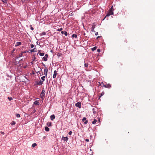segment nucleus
I'll return each instance as SVG.
<instances>
[{
  "label": "nucleus",
  "mask_w": 155,
  "mask_h": 155,
  "mask_svg": "<svg viewBox=\"0 0 155 155\" xmlns=\"http://www.w3.org/2000/svg\"><path fill=\"white\" fill-rule=\"evenodd\" d=\"M1 133L2 134H4V132H2V131H1Z\"/></svg>",
  "instance_id": "obj_42"
},
{
  "label": "nucleus",
  "mask_w": 155,
  "mask_h": 155,
  "mask_svg": "<svg viewBox=\"0 0 155 155\" xmlns=\"http://www.w3.org/2000/svg\"><path fill=\"white\" fill-rule=\"evenodd\" d=\"M58 74L57 73V71L56 70H55L54 72V74L53 76V77L54 78H55L56 76V75H57Z\"/></svg>",
  "instance_id": "obj_7"
},
{
  "label": "nucleus",
  "mask_w": 155,
  "mask_h": 155,
  "mask_svg": "<svg viewBox=\"0 0 155 155\" xmlns=\"http://www.w3.org/2000/svg\"><path fill=\"white\" fill-rule=\"evenodd\" d=\"M43 83V81H42L40 80L39 81L37 82V84L39 85H42Z\"/></svg>",
  "instance_id": "obj_15"
},
{
  "label": "nucleus",
  "mask_w": 155,
  "mask_h": 155,
  "mask_svg": "<svg viewBox=\"0 0 155 155\" xmlns=\"http://www.w3.org/2000/svg\"><path fill=\"white\" fill-rule=\"evenodd\" d=\"M104 94V93L103 92L102 93H101V96L99 97V98H100V97H101L102 95H103Z\"/></svg>",
  "instance_id": "obj_32"
},
{
  "label": "nucleus",
  "mask_w": 155,
  "mask_h": 155,
  "mask_svg": "<svg viewBox=\"0 0 155 155\" xmlns=\"http://www.w3.org/2000/svg\"><path fill=\"white\" fill-rule=\"evenodd\" d=\"M84 66L85 67H87L88 66V65L87 64L85 63L84 64Z\"/></svg>",
  "instance_id": "obj_31"
},
{
  "label": "nucleus",
  "mask_w": 155,
  "mask_h": 155,
  "mask_svg": "<svg viewBox=\"0 0 155 155\" xmlns=\"http://www.w3.org/2000/svg\"><path fill=\"white\" fill-rule=\"evenodd\" d=\"M97 49L96 47H94L91 48V50L92 51H94L96 50Z\"/></svg>",
  "instance_id": "obj_18"
},
{
  "label": "nucleus",
  "mask_w": 155,
  "mask_h": 155,
  "mask_svg": "<svg viewBox=\"0 0 155 155\" xmlns=\"http://www.w3.org/2000/svg\"><path fill=\"white\" fill-rule=\"evenodd\" d=\"M45 91L43 89L40 94V96L41 98H42L45 95Z\"/></svg>",
  "instance_id": "obj_3"
},
{
  "label": "nucleus",
  "mask_w": 155,
  "mask_h": 155,
  "mask_svg": "<svg viewBox=\"0 0 155 155\" xmlns=\"http://www.w3.org/2000/svg\"><path fill=\"white\" fill-rule=\"evenodd\" d=\"M61 139L64 141H67L68 140V138L67 137H62Z\"/></svg>",
  "instance_id": "obj_6"
},
{
  "label": "nucleus",
  "mask_w": 155,
  "mask_h": 155,
  "mask_svg": "<svg viewBox=\"0 0 155 155\" xmlns=\"http://www.w3.org/2000/svg\"><path fill=\"white\" fill-rule=\"evenodd\" d=\"M35 59H36V58L35 57H34L33 58V59H32L33 61H35Z\"/></svg>",
  "instance_id": "obj_38"
},
{
  "label": "nucleus",
  "mask_w": 155,
  "mask_h": 155,
  "mask_svg": "<svg viewBox=\"0 0 155 155\" xmlns=\"http://www.w3.org/2000/svg\"><path fill=\"white\" fill-rule=\"evenodd\" d=\"M113 14H114L113 12V11L110 10L108 12L106 16L104 18H105L107 17H109L110 15H113Z\"/></svg>",
  "instance_id": "obj_1"
},
{
  "label": "nucleus",
  "mask_w": 155,
  "mask_h": 155,
  "mask_svg": "<svg viewBox=\"0 0 155 155\" xmlns=\"http://www.w3.org/2000/svg\"><path fill=\"white\" fill-rule=\"evenodd\" d=\"M104 87L109 88L111 87V86L110 84H106V85H105Z\"/></svg>",
  "instance_id": "obj_9"
},
{
  "label": "nucleus",
  "mask_w": 155,
  "mask_h": 155,
  "mask_svg": "<svg viewBox=\"0 0 155 155\" xmlns=\"http://www.w3.org/2000/svg\"><path fill=\"white\" fill-rule=\"evenodd\" d=\"M22 2L23 3H25L27 2H28L29 1V0H21Z\"/></svg>",
  "instance_id": "obj_20"
},
{
  "label": "nucleus",
  "mask_w": 155,
  "mask_h": 155,
  "mask_svg": "<svg viewBox=\"0 0 155 155\" xmlns=\"http://www.w3.org/2000/svg\"><path fill=\"white\" fill-rule=\"evenodd\" d=\"M48 72V69L47 68H45L44 70V74L45 76H47V74Z\"/></svg>",
  "instance_id": "obj_4"
},
{
  "label": "nucleus",
  "mask_w": 155,
  "mask_h": 155,
  "mask_svg": "<svg viewBox=\"0 0 155 155\" xmlns=\"http://www.w3.org/2000/svg\"><path fill=\"white\" fill-rule=\"evenodd\" d=\"M45 76H43V77H42L41 78V79L43 81H44L45 79Z\"/></svg>",
  "instance_id": "obj_24"
},
{
  "label": "nucleus",
  "mask_w": 155,
  "mask_h": 155,
  "mask_svg": "<svg viewBox=\"0 0 155 155\" xmlns=\"http://www.w3.org/2000/svg\"><path fill=\"white\" fill-rule=\"evenodd\" d=\"M48 54H46L45 56L42 58L43 60L45 61H46L47 60V58L48 57Z\"/></svg>",
  "instance_id": "obj_5"
},
{
  "label": "nucleus",
  "mask_w": 155,
  "mask_h": 155,
  "mask_svg": "<svg viewBox=\"0 0 155 155\" xmlns=\"http://www.w3.org/2000/svg\"><path fill=\"white\" fill-rule=\"evenodd\" d=\"M110 10H111V11H113L114 10V8H113V6H112L111 7V8H110Z\"/></svg>",
  "instance_id": "obj_30"
},
{
  "label": "nucleus",
  "mask_w": 155,
  "mask_h": 155,
  "mask_svg": "<svg viewBox=\"0 0 155 155\" xmlns=\"http://www.w3.org/2000/svg\"><path fill=\"white\" fill-rule=\"evenodd\" d=\"M2 1L4 3H6V0H2Z\"/></svg>",
  "instance_id": "obj_36"
},
{
  "label": "nucleus",
  "mask_w": 155,
  "mask_h": 155,
  "mask_svg": "<svg viewBox=\"0 0 155 155\" xmlns=\"http://www.w3.org/2000/svg\"><path fill=\"white\" fill-rule=\"evenodd\" d=\"M98 121H99V122H100V119H98Z\"/></svg>",
  "instance_id": "obj_48"
},
{
  "label": "nucleus",
  "mask_w": 155,
  "mask_h": 155,
  "mask_svg": "<svg viewBox=\"0 0 155 155\" xmlns=\"http://www.w3.org/2000/svg\"><path fill=\"white\" fill-rule=\"evenodd\" d=\"M72 133V132L71 131H70L68 133V134L69 135H71Z\"/></svg>",
  "instance_id": "obj_35"
},
{
  "label": "nucleus",
  "mask_w": 155,
  "mask_h": 155,
  "mask_svg": "<svg viewBox=\"0 0 155 155\" xmlns=\"http://www.w3.org/2000/svg\"><path fill=\"white\" fill-rule=\"evenodd\" d=\"M83 121L84 122L85 124H86L88 122V120H86V118L84 117L82 119Z\"/></svg>",
  "instance_id": "obj_8"
},
{
  "label": "nucleus",
  "mask_w": 155,
  "mask_h": 155,
  "mask_svg": "<svg viewBox=\"0 0 155 155\" xmlns=\"http://www.w3.org/2000/svg\"><path fill=\"white\" fill-rule=\"evenodd\" d=\"M21 44V42H18L16 43L15 46H19Z\"/></svg>",
  "instance_id": "obj_14"
},
{
  "label": "nucleus",
  "mask_w": 155,
  "mask_h": 155,
  "mask_svg": "<svg viewBox=\"0 0 155 155\" xmlns=\"http://www.w3.org/2000/svg\"><path fill=\"white\" fill-rule=\"evenodd\" d=\"M31 30H34V28H33V27H31Z\"/></svg>",
  "instance_id": "obj_44"
},
{
  "label": "nucleus",
  "mask_w": 155,
  "mask_h": 155,
  "mask_svg": "<svg viewBox=\"0 0 155 155\" xmlns=\"http://www.w3.org/2000/svg\"><path fill=\"white\" fill-rule=\"evenodd\" d=\"M100 37V36H98L97 37V38L98 39V38H99Z\"/></svg>",
  "instance_id": "obj_46"
},
{
  "label": "nucleus",
  "mask_w": 155,
  "mask_h": 155,
  "mask_svg": "<svg viewBox=\"0 0 155 155\" xmlns=\"http://www.w3.org/2000/svg\"><path fill=\"white\" fill-rule=\"evenodd\" d=\"M85 141L87 142H88L89 141V140L88 139H85Z\"/></svg>",
  "instance_id": "obj_41"
},
{
  "label": "nucleus",
  "mask_w": 155,
  "mask_h": 155,
  "mask_svg": "<svg viewBox=\"0 0 155 155\" xmlns=\"http://www.w3.org/2000/svg\"><path fill=\"white\" fill-rule=\"evenodd\" d=\"M100 85H101L102 87V86L104 87L105 85L104 84V83H103V82H102L100 84Z\"/></svg>",
  "instance_id": "obj_25"
},
{
  "label": "nucleus",
  "mask_w": 155,
  "mask_h": 155,
  "mask_svg": "<svg viewBox=\"0 0 155 155\" xmlns=\"http://www.w3.org/2000/svg\"><path fill=\"white\" fill-rule=\"evenodd\" d=\"M15 124V122L14 121H12L11 123V125H14Z\"/></svg>",
  "instance_id": "obj_23"
},
{
  "label": "nucleus",
  "mask_w": 155,
  "mask_h": 155,
  "mask_svg": "<svg viewBox=\"0 0 155 155\" xmlns=\"http://www.w3.org/2000/svg\"><path fill=\"white\" fill-rule=\"evenodd\" d=\"M45 130L46 131H48L49 130V128L47 127H45Z\"/></svg>",
  "instance_id": "obj_16"
},
{
  "label": "nucleus",
  "mask_w": 155,
  "mask_h": 155,
  "mask_svg": "<svg viewBox=\"0 0 155 155\" xmlns=\"http://www.w3.org/2000/svg\"><path fill=\"white\" fill-rule=\"evenodd\" d=\"M81 102H78L75 104V105L76 107H78L80 108H81Z\"/></svg>",
  "instance_id": "obj_2"
},
{
  "label": "nucleus",
  "mask_w": 155,
  "mask_h": 155,
  "mask_svg": "<svg viewBox=\"0 0 155 155\" xmlns=\"http://www.w3.org/2000/svg\"><path fill=\"white\" fill-rule=\"evenodd\" d=\"M38 53L41 56H44L45 54L44 53V52L41 53L40 52V50L38 51Z\"/></svg>",
  "instance_id": "obj_10"
},
{
  "label": "nucleus",
  "mask_w": 155,
  "mask_h": 155,
  "mask_svg": "<svg viewBox=\"0 0 155 155\" xmlns=\"http://www.w3.org/2000/svg\"><path fill=\"white\" fill-rule=\"evenodd\" d=\"M72 37L74 38V37H75V38H77V36L76 35V34H73L72 35Z\"/></svg>",
  "instance_id": "obj_22"
},
{
  "label": "nucleus",
  "mask_w": 155,
  "mask_h": 155,
  "mask_svg": "<svg viewBox=\"0 0 155 155\" xmlns=\"http://www.w3.org/2000/svg\"><path fill=\"white\" fill-rule=\"evenodd\" d=\"M50 118L51 119V120H52L54 119L55 118V116L54 114H53L52 115H51L50 116Z\"/></svg>",
  "instance_id": "obj_12"
},
{
  "label": "nucleus",
  "mask_w": 155,
  "mask_h": 155,
  "mask_svg": "<svg viewBox=\"0 0 155 155\" xmlns=\"http://www.w3.org/2000/svg\"><path fill=\"white\" fill-rule=\"evenodd\" d=\"M16 116L17 117H20V115L18 114H16Z\"/></svg>",
  "instance_id": "obj_34"
},
{
  "label": "nucleus",
  "mask_w": 155,
  "mask_h": 155,
  "mask_svg": "<svg viewBox=\"0 0 155 155\" xmlns=\"http://www.w3.org/2000/svg\"><path fill=\"white\" fill-rule=\"evenodd\" d=\"M8 98L10 101L12 100L13 99L12 97H8Z\"/></svg>",
  "instance_id": "obj_26"
},
{
  "label": "nucleus",
  "mask_w": 155,
  "mask_h": 155,
  "mask_svg": "<svg viewBox=\"0 0 155 155\" xmlns=\"http://www.w3.org/2000/svg\"><path fill=\"white\" fill-rule=\"evenodd\" d=\"M64 34L66 36H67L68 35L67 32L66 31L64 32Z\"/></svg>",
  "instance_id": "obj_33"
},
{
  "label": "nucleus",
  "mask_w": 155,
  "mask_h": 155,
  "mask_svg": "<svg viewBox=\"0 0 155 155\" xmlns=\"http://www.w3.org/2000/svg\"><path fill=\"white\" fill-rule=\"evenodd\" d=\"M62 29H63V28H58L57 29V31H61L62 30Z\"/></svg>",
  "instance_id": "obj_29"
},
{
  "label": "nucleus",
  "mask_w": 155,
  "mask_h": 155,
  "mask_svg": "<svg viewBox=\"0 0 155 155\" xmlns=\"http://www.w3.org/2000/svg\"><path fill=\"white\" fill-rule=\"evenodd\" d=\"M97 122V120L96 119H94V121L92 122V124H95Z\"/></svg>",
  "instance_id": "obj_17"
},
{
  "label": "nucleus",
  "mask_w": 155,
  "mask_h": 155,
  "mask_svg": "<svg viewBox=\"0 0 155 155\" xmlns=\"http://www.w3.org/2000/svg\"><path fill=\"white\" fill-rule=\"evenodd\" d=\"M31 52H36V51L35 50V48L33 49H32L31 50V51H30Z\"/></svg>",
  "instance_id": "obj_21"
},
{
  "label": "nucleus",
  "mask_w": 155,
  "mask_h": 155,
  "mask_svg": "<svg viewBox=\"0 0 155 155\" xmlns=\"http://www.w3.org/2000/svg\"><path fill=\"white\" fill-rule=\"evenodd\" d=\"M31 48H33L34 47V45L33 44H31Z\"/></svg>",
  "instance_id": "obj_37"
},
{
  "label": "nucleus",
  "mask_w": 155,
  "mask_h": 155,
  "mask_svg": "<svg viewBox=\"0 0 155 155\" xmlns=\"http://www.w3.org/2000/svg\"><path fill=\"white\" fill-rule=\"evenodd\" d=\"M22 56V53L21 54H20V55H19V57H21Z\"/></svg>",
  "instance_id": "obj_40"
},
{
  "label": "nucleus",
  "mask_w": 155,
  "mask_h": 155,
  "mask_svg": "<svg viewBox=\"0 0 155 155\" xmlns=\"http://www.w3.org/2000/svg\"><path fill=\"white\" fill-rule=\"evenodd\" d=\"M46 34V33L45 32H43L41 34V35H45Z\"/></svg>",
  "instance_id": "obj_28"
},
{
  "label": "nucleus",
  "mask_w": 155,
  "mask_h": 155,
  "mask_svg": "<svg viewBox=\"0 0 155 155\" xmlns=\"http://www.w3.org/2000/svg\"><path fill=\"white\" fill-rule=\"evenodd\" d=\"M95 28V26L94 25H92L91 29V31L92 32H94V29Z\"/></svg>",
  "instance_id": "obj_11"
},
{
  "label": "nucleus",
  "mask_w": 155,
  "mask_h": 155,
  "mask_svg": "<svg viewBox=\"0 0 155 155\" xmlns=\"http://www.w3.org/2000/svg\"><path fill=\"white\" fill-rule=\"evenodd\" d=\"M61 33L62 34H63L64 33V32L63 31H61Z\"/></svg>",
  "instance_id": "obj_43"
},
{
  "label": "nucleus",
  "mask_w": 155,
  "mask_h": 155,
  "mask_svg": "<svg viewBox=\"0 0 155 155\" xmlns=\"http://www.w3.org/2000/svg\"><path fill=\"white\" fill-rule=\"evenodd\" d=\"M34 104L36 105H39V102L37 101H35L34 102Z\"/></svg>",
  "instance_id": "obj_13"
},
{
  "label": "nucleus",
  "mask_w": 155,
  "mask_h": 155,
  "mask_svg": "<svg viewBox=\"0 0 155 155\" xmlns=\"http://www.w3.org/2000/svg\"><path fill=\"white\" fill-rule=\"evenodd\" d=\"M42 64H43V65L45 66V64H43V63H42Z\"/></svg>",
  "instance_id": "obj_49"
},
{
  "label": "nucleus",
  "mask_w": 155,
  "mask_h": 155,
  "mask_svg": "<svg viewBox=\"0 0 155 155\" xmlns=\"http://www.w3.org/2000/svg\"><path fill=\"white\" fill-rule=\"evenodd\" d=\"M97 52H100V50L99 49H98L97 50Z\"/></svg>",
  "instance_id": "obj_39"
},
{
  "label": "nucleus",
  "mask_w": 155,
  "mask_h": 155,
  "mask_svg": "<svg viewBox=\"0 0 155 155\" xmlns=\"http://www.w3.org/2000/svg\"><path fill=\"white\" fill-rule=\"evenodd\" d=\"M98 35V32H96V33L95 34V35Z\"/></svg>",
  "instance_id": "obj_45"
},
{
  "label": "nucleus",
  "mask_w": 155,
  "mask_h": 155,
  "mask_svg": "<svg viewBox=\"0 0 155 155\" xmlns=\"http://www.w3.org/2000/svg\"><path fill=\"white\" fill-rule=\"evenodd\" d=\"M51 122L48 123L47 124V125L48 126H51Z\"/></svg>",
  "instance_id": "obj_19"
},
{
  "label": "nucleus",
  "mask_w": 155,
  "mask_h": 155,
  "mask_svg": "<svg viewBox=\"0 0 155 155\" xmlns=\"http://www.w3.org/2000/svg\"><path fill=\"white\" fill-rule=\"evenodd\" d=\"M31 63L32 64H33V61H31Z\"/></svg>",
  "instance_id": "obj_47"
},
{
  "label": "nucleus",
  "mask_w": 155,
  "mask_h": 155,
  "mask_svg": "<svg viewBox=\"0 0 155 155\" xmlns=\"http://www.w3.org/2000/svg\"><path fill=\"white\" fill-rule=\"evenodd\" d=\"M37 145V144L36 143H34L33 144H32V147H35V146H36Z\"/></svg>",
  "instance_id": "obj_27"
}]
</instances>
